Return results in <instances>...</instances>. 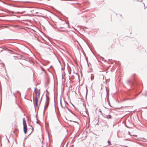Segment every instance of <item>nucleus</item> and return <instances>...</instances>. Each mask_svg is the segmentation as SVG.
Here are the masks:
<instances>
[{"mask_svg":"<svg viewBox=\"0 0 147 147\" xmlns=\"http://www.w3.org/2000/svg\"><path fill=\"white\" fill-rule=\"evenodd\" d=\"M105 117L107 119H111V115H106L105 116Z\"/></svg>","mask_w":147,"mask_h":147,"instance_id":"obj_4","label":"nucleus"},{"mask_svg":"<svg viewBox=\"0 0 147 147\" xmlns=\"http://www.w3.org/2000/svg\"><path fill=\"white\" fill-rule=\"evenodd\" d=\"M23 125L24 131V133L26 134L27 131V128L26 121L24 118L23 119Z\"/></svg>","mask_w":147,"mask_h":147,"instance_id":"obj_2","label":"nucleus"},{"mask_svg":"<svg viewBox=\"0 0 147 147\" xmlns=\"http://www.w3.org/2000/svg\"><path fill=\"white\" fill-rule=\"evenodd\" d=\"M133 136H137L135 135H133Z\"/></svg>","mask_w":147,"mask_h":147,"instance_id":"obj_8","label":"nucleus"},{"mask_svg":"<svg viewBox=\"0 0 147 147\" xmlns=\"http://www.w3.org/2000/svg\"><path fill=\"white\" fill-rule=\"evenodd\" d=\"M108 143L109 144H108L109 145H110L111 144V141L109 140L108 141Z\"/></svg>","mask_w":147,"mask_h":147,"instance_id":"obj_5","label":"nucleus"},{"mask_svg":"<svg viewBox=\"0 0 147 147\" xmlns=\"http://www.w3.org/2000/svg\"><path fill=\"white\" fill-rule=\"evenodd\" d=\"M129 134L131 136H132V135L130 134V133H129Z\"/></svg>","mask_w":147,"mask_h":147,"instance_id":"obj_7","label":"nucleus"},{"mask_svg":"<svg viewBox=\"0 0 147 147\" xmlns=\"http://www.w3.org/2000/svg\"><path fill=\"white\" fill-rule=\"evenodd\" d=\"M15 130H18V129H16Z\"/></svg>","mask_w":147,"mask_h":147,"instance_id":"obj_9","label":"nucleus"},{"mask_svg":"<svg viewBox=\"0 0 147 147\" xmlns=\"http://www.w3.org/2000/svg\"><path fill=\"white\" fill-rule=\"evenodd\" d=\"M34 93L35 94V97L34 100V103L37 107H38L40 104L42 96L40 95V89L35 88Z\"/></svg>","mask_w":147,"mask_h":147,"instance_id":"obj_1","label":"nucleus"},{"mask_svg":"<svg viewBox=\"0 0 147 147\" xmlns=\"http://www.w3.org/2000/svg\"><path fill=\"white\" fill-rule=\"evenodd\" d=\"M142 1V0H140L139 1L140 2H141Z\"/></svg>","mask_w":147,"mask_h":147,"instance_id":"obj_6","label":"nucleus"},{"mask_svg":"<svg viewBox=\"0 0 147 147\" xmlns=\"http://www.w3.org/2000/svg\"><path fill=\"white\" fill-rule=\"evenodd\" d=\"M49 105V102L48 101H47L45 104V109H46V108L48 107V106Z\"/></svg>","mask_w":147,"mask_h":147,"instance_id":"obj_3","label":"nucleus"}]
</instances>
